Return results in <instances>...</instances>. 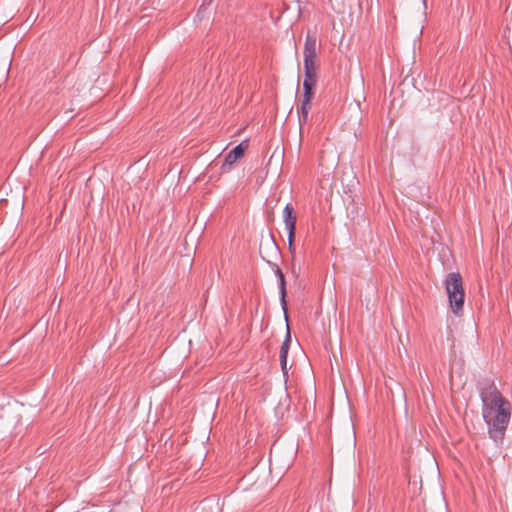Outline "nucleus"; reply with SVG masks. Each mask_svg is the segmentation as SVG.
<instances>
[{
    "label": "nucleus",
    "mask_w": 512,
    "mask_h": 512,
    "mask_svg": "<svg viewBox=\"0 0 512 512\" xmlns=\"http://www.w3.org/2000/svg\"><path fill=\"white\" fill-rule=\"evenodd\" d=\"M482 401V416L491 439L497 444L503 442L511 418V405L492 381H483L478 385Z\"/></svg>",
    "instance_id": "1"
},
{
    "label": "nucleus",
    "mask_w": 512,
    "mask_h": 512,
    "mask_svg": "<svg viewBox=\"0 0 512 512\" xmlns=\"http://www.w3.org/2000/svg\"><path fill=\"white\" fill-rule=\"evenodd\" d=\"M304 81H303V98L300 110L302 116L299 117V124H306L308 112L311 108V100L314 96V88L317 82L316 74V57H317V39L311 34H307L304 43Z\"/></svg>",
    "instance_id": "2"
},
{
    "label": "nucleus",
    "mask_w": 512,
    "mask_h": 512,
    "mask_svg": "<svg viewBox=\"0 0 512 512\" xmlns=\"http://www.w3.org/2000/svg\"><path fill=\"white\" fill-rule=\"evenodd\" d=\"M444 284L452 312L457 316L461 315L465 300V292L461 275L457 272L448 273Z\"/></svg>",
    "instance_id": "3"
},
{
    "label": "nucleus",
    "mask_w": 512,
    "mask_h": 512,
    "mask_svg": "<svg viewBox=\"0 0 512 512\" xmlns=\"http://www.w3.org/2000/svg\"><path fill=\"white\" fill-rule=\"evenodd\" d=\"M283 221L288 232V246L291 253L294 252V240L297 215L293 207L288 203L283 209Z\"/></svg>",
    "instance_id": "4"
},
{
    "label": "nucleus",
    "mask_w": 512,
    "mask_h": 512,
    "mask_svg": "<svg viewBox=\"0 0 512 512\" xmlns=\"http://www.w3.org/2000/svg\"><path fill=\"white\" fill-rule=\"evenodd\" d=\"M269 264L273 268L274 274L278 278L280 303H281L282 310L284 312L285 319L288 320V312H287L288 308H287V300H286L287 291H286L285 276L277 264L271 263V262H269Z\"/></svg>",
    "instance_id": "5"
},
{
    "label": "nucleus",
    "mask_w": 512,
    "mask_h": 512,
    "mask_svg": "<svg viewBox=\"0 0 512 512\" xmlns=\"http://www.w3.org/2000/svg\"><path fill=\"white\" fill-rule=\"evenodd\" d=\"M248 148V140H243L237 146H235L224 158L223 164L221 166L222 170L232 166L238 159H240L246 149Z\"/></svg>",
    "instance_id": "6"
},
{
    "label": "nucleus",
    "mask_w": 512,
    "mask_h": 512,
    "mask_svg": "<svg viewBox=\"0 0 512 512\" xmlns=\"http://www.w3.org/2000/svg\"><path fill=\"white\" fill-rule=\"evenodd\" d=\"M291 343V335H290V329L287 328V333L284 341L282 342L281 348H280V354L288 355L289 347Z\"/></svg>",
    "instance_id": "7"
},
{
    "label": "nucleus",
    "mask_w": 512,
    "mask_h": 512,
    "mask_svg": "<svg viewBox=\"0 0 512 512\" xmlns=\"http://www.w3.org/2000/svg\"><path fill=\"white\" fill-rule=\"evenodd\" d=\"M287 356L288 355L280 354V365L283 374L287 373Z\"/></svg>",
    "instance_id": "8"
},
{
    "label": "nucleus",
    "mask_w": 512,
    "mask_h": 512,
    "mask_svg": "<svg viewBox=\"0 0 512 512\" xmlns=\"http://www.w3.org/2000/svg\"><path fill=\"white\" fill-rule=\"evenodd\" d=\"M204 10V4L199 8L198 12H197V16L200 17L201 13L203 12Z\"/></svg>",
    "instance_id": "9"
},
{
    "label": "nucleus",
    "mask_w": 512,
    "mask_h": 512,
    "mask_svg": "<svg viewBox=\"0 0 512 512\" xmlns=\"http://www.w3.org/2000/svg\"><path fill=\"white\" fill-rule=\"evenodd\" d=\"M299 136H300V138H302V130H300Z\"/></svg>",
    "instance_id": "10"
},
{
    "label": "nucleus",
    "mask_w": 512,
    "mask_h": 512,
    "mask_svg": "<svg viewBox=\"0 0 512 512\" xmlns=\"http://www.w3.org/2000/svg\"><path fill=\"white\" fill-rule=\"evenodd\" d=\"M205 2H208V3H210V2H211V0H204V3H205Z\"/></svg>",
    "instance_id": "11"
}]
</instances>
